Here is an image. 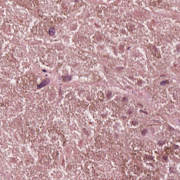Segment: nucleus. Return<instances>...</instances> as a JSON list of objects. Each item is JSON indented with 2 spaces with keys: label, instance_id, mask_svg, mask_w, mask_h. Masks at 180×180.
Returning <instances> with one entry per match:
<instances>
[{
  "label": "nucleus",
  "instance_id": "nucleus-4",
  "mask_svg": "<svg viewBox=\"0 0 180 180\" xmlns=\"http://www.w3.org/2000/svg\"><path fill=\"white\" fill-rule=\"evenodd\" d=\"M146 133H148V131L146 129H141V135L145 136L146 134Z\"/></svg>",
  "mask_w": 180,
  "mask_h": 180
},
{
  "label": "nucleus",
  "instance_id": "nucleus-3",
  "mask_svg": "<svg viewBox=\"0 0 180 180\" xmlns=\"http://www.w3.org/2000/svg\"><path fill=\"white\" fill-rule=\"evenodd\" d=\"M63 82H69L71 81V77L65 76L63 77Z\"/></svg>",
  "mask_w": 180,
  "mask_h": 180
},
{
  "label": "nucleus",
  "instance_id": "nucleus-1",
  "mask_svg": "<svg viewBox=\"0 0 180 180\" xmlns=\"http://www.w3.org/2000/svg\"><path fill=\"white\" fill-rule=\"evenodd\" d=\"M49 79H45L41 81V84H39L37 86L38 89H41V88L46 86V85H49Z\"/></svg>",
  "mask_w": 180,
  "mask_h": 180
},
{
  "label": "nucleus",
  "instance_id": "nucleus-5",
  "mask_svg": "<svg viewBox=\"0 0 180 180\" xmlns=\"http://www.w3.org/2000/svg\"><path fill=\"white\" fill-rule=\"evenodd\" d=\"M167 84H168V80L160 82V85L162 86L167 85Z\"/></svg>",
  "mask_w": 180,
  "mask_h": 180
},
{
  "label": "nucleus",
  "instance_id": "nucleus-2",
  "mask_svg": "<svg viewBox=\"0 0 180 180\" xmlns=\"http://www.w3.org/2000/svg\"><path fill=\"white\" fill-rule=\"evenodd\" d=\"M55 34V29L54 28H49V35L54 36Z\"/></svg>",
  "mask_w": 180,
  "mask_h": 180
},
{
  "label": "nucleus",
  "instance_id": "nucleus-6",
  "mask_svg": "<svg viewBox=\"0 0 180 180\" xmlns=\"http://www.w3.org/2000/svg\"><path fill=\"white\" fill-rule=\"evenodd\" d=\"M42 72L46 73V70H42Z\"/></svg>",
  "mask_w": 180,
  "mask_h": 180
},
{
  "label": "nucleus",
  "instance_id": "nucleus-7",
  "mask_svg": "<svg viewBox=\"0 0 180 180\" xmlns=\"http://www.w3.org/2000/svg\"><path fill=\"white\" fill-rule=\"evenodd\" d=\"M75 2H77V1H78V0H75Z\"/></svg>",
  "mask_w": 180,
  "mask_h": 180
}]
</instances>
